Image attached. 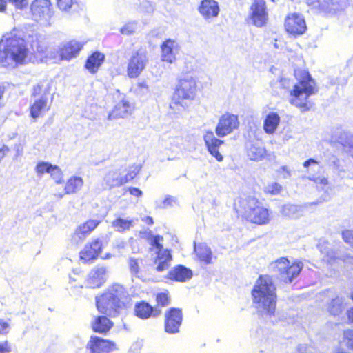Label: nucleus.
Returning <instances> with one entry per match:
<instances>
[{"label": "nucleus", "instance_id": "nucleus-21", "mask_svg": "<svg viewBox=\"0 0 353 353\" xmlns=\"http://www.w3.org/2000/svg\"><path fill=\"white\" fill-rule=\"evenodd\" d=\"M82 47L83 45L77 41H71L62 44L59 48L61 59L62 60H70L77 55Z\"/></svg>", "mask_w": 353, "mask_h": 353}, {"label": "nucleus", "instance_id": "nucleus-11", "mask_svg": "<svg viewBox=\"0 0 353 353\" xmlns=\"http://www.w3.org/2000/svg\"><path fill=\"white\" fill-rule=\"evenodd\" d=\"M239 125V121L238 116L226 112L219 118L215 132L218 137H224L237 129Z\"/></svg>", "mask_w": 353, "mask_h": 353}, {"label": "nucleus", "instance_id": "nucleus-12", "mask_svg": "<svg viewBox=\"0 0 353 353\" xmlns=\"http://www.w3.org/2000/svg\"><path fill=\"white\" fill-rule=\"evenodd\" d=\"M284 26L286 32L294 37L304 34L307 30L303 16L296 12L287 15Z\"/></svg>", "mask_w": 353, "mask_h": 353}, {"label": "nucleus", "instance_id": "nucleus-58", "mask_svg": "<svg viewBox=\"0 0 353 353\" xmlns=\"http://www.w3.org/2000/svg\"><path fill=\"white\" fill-rule=\"evenodd\" d=\"M129 192L130 194L137 197H139L142 195V191L137 188H130Z\"/></svg>", "mask_w": 353, "mask_h": 353}, {"label": "nucleus", "instance_id": "nucleus-23", "mask_svg": "<svg viewBox=\"0 0 353 353\" xmlns=\"http://www.w3.org/2000/svg\"><path fill=\"white\" fill-rule=\"evenodd\" d=\"M132 108L128 101L123 99L114 106L108 115L109 120L125 118L132 113Z\"/></svg>", "mask_w": 353, "mask_h": 353}, {"label": "nucleus", "instance_id": "nucleus-44", "mask_svg": "<svg viewBox=\"0 0 353 353\" xmlns=\"http://www.w3.org/2000/svg\"><path fill=\"white\" fill-rule=\"evenodd\" d=\"M143 263V260L141 259H135L131 257L129 259V267L130 272L133 274H137L140 270V266Z\"/></svg>", "mask_w": 353, "mask_h": 353}, {"label": "nucleus", "instance_id": "nucleus-48", "mask_svg": "<svg viewBox=\"0 0 353 353\" xmlns=\"http://www.w3.org/2000/svg\"><path fill=\"white\" fill-rule=\"evenodd\" d=\"M149 88L146 82L142 81L139 82L137 85V88H135V92L137 95L143 96L148 93Z\"/></svg>", "mask_w": 353, "mask_h": 353}, {"label": "nucleus", "instance_id": "nucleus-60", "mask_svg": "<svg viewBox=\"0 0 353 353\" xmlns=\"http://www.w3.org/2000/svg\"><path fill=\"white\" fill-rule=\"evenodd\" d=\"M9 150V148L5 145L0 148V161L6 157Z\"/></svg>", "mask_w": 353, "mask_h": 353}, {"label": "nucleus", "instance_id": "nucleus-25", "mask_svg": "<svg viewBox=\"0 0 353 353\" xmlns=\"http://www.w3.org/2000/svg\"><path fill=\"white\" fill-rule=\"evenodd\" d=\"M106 273L107 270L103 266H97L92 270L88 280L90 286L97 288L103 285L106 280Z\"/></svg>", "mask_w": 353, "mask_h": 353}, {"label": "nucleus", "instance_id": "nucleus-32", "mask_svg": "<svg viewBox=\"0 0 353 353\" xmlns=\"http://www.w3.org/2000/svg\"><path fill=\"white\" fill-rule=\"evenodd\" d=\"M104 61V55L99 52H94L86 61V68L92 73L96 72Z\"/></svg>", "mask_w": 353, "mask_h": 353}, {"label": "nucleus", "instance_id": "nucleus-43", "mask_svg": "<svg viewBox=\"0 0 353 353\" xmlns=\"http://www.w3.org/2000/svg\"><path fill=\"white\" fill-rule=\"evenodd\" d=\"M282 190V186L276 183L272 182L268 183L264 188V192L268 194H270L272 195L279 194Z\"/></svg>", "mask_w": 353, "mask_h": 353}, {"label": "nucleus", "instance_id": "nucleus-24", "mask_svg": "<svg viewBox=\"0 0 353 353\" xmlns=\"http://www.w3.org/2000/svg\"><path fill=\"white\" fill-rule=\"evenodd\" d=\"M281 123V117L277 112H270L268 113L263 120V128L268 134H274Z\"/></svg>", "mask_w": 353, "mask_h": 353}, {"label": "nucleus", "instance_id": "nucleus-53", "mask_svg": "<svg viewBox=\"0 0 353 353\" xmlns=\"http://www.w3.org/2000/svg\"><path fill=\"white\" fill-rule=\"evenodd\" d=\"M277 172L283 179H288L291 176V172H290V169L288 168V167L285 166V165L281 167L278 170Z\"/></svg>", "mask_w": 353, "mask_h": 353}, {"label": "nucleus", "instance_id": "nucleus-50", "mask_svg": "<svg viewBox=\"0 0 353 353\" xmlns=\"http://www.w3.org/2000/svg\"><path fill=\"white\" fill-rule=\"evenodd\" d=\"M74 3V0H57V6L63 11H68Z\"/></svg>", "mask_w": 353, "mask_h": 353}, {"label": "nucleus", "instance_id": "nucleus-51", "mask_svg": "<svg viewBox=\"0 0 353 353\" xmlns=\"http://www.w3.org/2000/svg\"><path fill=\"white\" fill-rule=\"evenodd\" d=\"M158 305L166 306L169 304V299L167 293L162 292L158 294L156 298Z\"/></svg>", "mask_w": 353, "mask_h": 353}, {"label": "nucleus", "instance_id": "nucleus-8", "mask_svg": "<svg viewBox=\"0 0 353 353\" xmlns=\"http://www.w3.org/2000/svg\"><path fill=\"white\" fill-rule=\"evenodd\" d=\"M30 10L33 20L44 26L51 24L53 10L50 0L33 1L30 6Z\"/></svg>", "mask_w": 353, "mask_h": 353}, {"label": "nucleus", "instance_id": "nucleus-14", "mask_svg": "<svg viewBox=\"0 0 353 353\" xmlns=\"http://www.w3.org/2000/svg\"><path fill=\"white\" fill-rule=\"evenodd\" d=\"M165 317V332L169 334L178 333L183 320L181 310L172 307L167 311Z\"/></svg>", "mask_w": 353, "mask_h": 353}, {"label": "nucleus", "instance_id": "nucleus-13", "mask_svg": "<svg viewBox=\"0 0 353 353\" xmlns=\"http://www.w3.org/2000/svg\"><path fill=\"white\" fill-rule=\"evenodd\" d=\"M146 55L144 52L138 51L130 59L127 74L130 78H137L144 70L147 63Z\"/></svg>", "mask_w": 353, "mask_h": 353}, {"label": "nucleus", "instance_id": "nucleus-62", "mask_svg": "<svg viewBox=\"0 0 353 353\" xmlns=\"http://www.w3.org/2000/svg\"><path fill=\"white\" fill-rule=\"evenodd\" d=\"M32 47L33 49H36V50L39 52V53H41L43 52V48L39 45V43L38 41H33L32 43L31 44Z\"/></svg>", "mask_w": 353, "mask_h": 353}, {"label": "nucleus", "instance_id": "nucleus-55", "mask_svg": "<svg viewBox=\"0 0 353 353\" xmlns=\"http://www.w3.org/2000/svg\"><path fill=\"white\" fill-rule=\"evenodd\" d=\"M11 350V346L8 341L0 343V353H10Z\"/></svg>", "mask_w": 353, "mask_h": 353}, {"label": "nucleus", "instance_id": "nucleus-59", "mask_svg": "<svg viewBox=\"0 0 353 353\" xmlns=\"http://www.w3.org/2000/svg\"><path fill=\"white\" fill-rule=\"evenodd\" d=\"M141 236L143 239H145L150 241L152 236H154L152 232L150 230H145L144 232H141Z\"/></svg>", "mask_w": 353, "mask_h": 353}, {"label": "nucleus", "instance_id": "nucleus-33", "mask_svg": "<svg viewBox=\"0 0 353 353\" xmlns=\"http://www.w3.org/2000/svg\"><path fill=\"white\" fill-rule=\"evenodd\" d=\"M247 155L250 160L261 161L265 157L266 150L258 144H251L248 148Z\"/></svg>", "mask_w": 353, "mask_h": 353}, {"label": "nucleus", "instance_id": "nucleus-64", "mask_svg": "<svg viewBox=\"0 0 353 353\" xmlns=\"http://www.w3.org/2000/svg\"><path fill=\"white\" fill-rule=\"evenodd\" d=\"M296 353H314V352L312 348L300 347V348H299Z\"/></svg>", "mask_w": 353, "mask_h": 353}, {"label": "nucleus", "instance_id": "nucleus-4", "mask_svg": "<svg viewBox=\"0 0 353 353\" xmlns=\"http://www.w3.org/2000/svg\"><path fill=\"white\" fill-rule=\"evenodd\" d=\"M129 298L126 290L120 284L110 286L101 296L96 298L97 307L101 313L114 316L123 307Z\"/></svg>", "mask_w": 353, "mask_h": 353}, {"label": "nucleus", "instance_id": "nucleus-16", "mask_svg": "<svg viewBox=\"0 0 353 353\" xmlns=\"http://www.w3.org/2000/svg\"><path fill=\"white\" fill-rule=\"evenodd\" d=\"M88 347L92 353H110L116 349V345L112 341L92 336L88 343Z\"/></svg>", "mask_w": 353, "mask_h": 353}, {"label": "nucleus", "instance_id": "nucleus-19", "mask_svg": "<svg viewBox=\"0 0 353 353\" xmlns=\"http://www.w3.org/2000/svg\"><path fill=\"white\" fill-rule=\"evenodd\" d=\"M161 59L168 63H173L179 52V46L176 41L168 39L161 45Z\"/></svg>", "mask_w": 353, "mask_h": 353}, {"label": "nucleus", "instance_id": "nucleus-1", "mask_svg": "<svg viewBox=\"0 0 353 353\" xmlns=\"http://www.w3.org/2000/svg\"><path fill=\"white\" fill-rule=\"evenodd\" d=\"M28 54L24 39L15 32L7 33L0 41V65L14 68L23 64Z\"/></svg>", "mask_w": 353, "mask_h": 353}, {"label": "nucleus", "instance_id": "nucleus-39", "mask_svg": "<svg viewBox=\"0 0 353 353\" xmlns=\"http://www.w3.org/2000/svg\"><path fill=\"white\" fill-rule=\"evenodd\" d=\"M49 174L57 184L63 182V173L59 166L54 165Z\"/></svg>", "mask_w": 353, "mask_h": 353}, {"label": "nucleus", "instance_id": "nucleus-29", "mask_svg": "<svg viewBox=\"0 0 353 353\" xmlns=\"http://www.w3.org/2000/svg\"><path fill=\"white\" fill-rule=\"evenodd\" d=\"M157 256L155 259L157 270L159 272H163L170 266L172 255L168 250L157 252Z\"/></svg>", "mask_w": 353, "mask_h": 353}, {"label": "nucleus", "instance_id": "nucleus-20", "mask_svg": "<svg viewBox=\"0 0 353 353\" xmlns=\"http://www.w3.org/2000/svg\"><path fill=\"white\" fill-rule=\"evenodd\" d=\"M101 247L102 243L99 239L85 245L79 253L81 260L88 262L96 259L101 251Z\"/></svg>", "mask_w": 353, "mask_h": 353}, {"label": "nucleus", "instance_id": "nucleus-6", "mask_svg": "<svg viewBox=\"0 0 353 353\" xmlns=\"http://www.w3.org/2000/svg\"><path fill=\"white\" fill-rule=\"evenodd\" d=\"M238 203L240 212L247 220L259 225H265L270 221L269 210L256 198H241Z\"/></svg>", "mask_w": 353, "mask_h": 353}, {"label": "nucleus", "instance_id": "nucleus-38", "mask_svg": "<svg viewBox=\"0 0 353 353\" xmlns=\"http://www.w3.org/2000/svg\"><path fill=\"white\" fill-rule=\"evenodd\" d=\"M319 250L323 255L322 259L329 263H332L335 259H338L336 252L325 244L319 245Z\"/></svg>", "mask_w": 353, "mask_h": 353}, {"label": "nucleus", "instance_id": "nucleus-41", "mask_svg": "<svg viewBox=\"0 0 353 353\" xmlns=\"http://www.w3.org/2000/svg\"><path fill=\"white\" fill-rule=\"evenodd\" d=\"M310 169L307 170L308 172V179L310 181H314L318 186L321 188L323 189L325 186L328 185V180L325 176H315L314 174H311L310 172Z\"/></svg>", "mask_w": 353, "mask_h": 353}, {"label": "nucleus", "instance_id": "nucleus-30", "mask_svg": "<svg viewBox=\"0 0 353 353\" xmlns=\"http://www.w3.org/2000/svg\"><path fill=\"white\" fill-rule=\"evenodd\" d=\"M346 304L343 297L336 296L334 298H332L330 301L328 303L327 306V312L333 315L337 316L343 312Z\"/></svg>", "mask_w": 353, "mask_h": 353}, {"label": "nucleus", "instance_id": "nucleus-46", "mask_svg": "<svg viewBox=\"0 0 353 353\" xmlns=\"http://www.w3.org/2000/svg\"><path fill=\"white\" fill-rule=\"evenodd\" d=\"M140 167L139 165H133L129 168L128 173L123 176L124 179H126V183L133 179L135 176L139 172Z\"/></svg>", "mask_w": 353, "mask_h": 353}, {"label": "nucleus", "instance_id": "nucleus-54", "mask_svg": "<svg viewBox=\"0 0 353 353\" xmlns=\"http://www.w3.org/2000/svg\"><path fill=\"white\" fill-rule=\"evenodd\" d=\"M141 7L145 10L146 12H152L154 10L152 4L148 1H143Z\"/></svg>", "mask_w": 353, "mask_h": 353}, {"label": "nucleus", "instance_id": "nucleus-52", "mask_svg": "<svg viewBox=\"0 0 353 353\" xmlns=\"http://www.w3.org/2000/svg\"><path fill=\"white\" fill-rule=\"evenodd\" d=\"M14 6L17 8L22 10L24 8H26L28 4V0H9Z\"/></svg>", "mask_w": 353, "mask_h": 353}, {"label": "nucleus", "instance_id": "nucleus-57", "mask_svg": "<svg viewBox=\"0 0 353 353\" xmlns=\"http://www.w3.org/2000/svg\"><path fill=\"white\" fill-rule=\"evenodd\" d=\"M126 243L124 241H117L114 245L115 248L118 250L119 252H122L125 249Z\"/></svg>", "mask_w": 353, "mask_h": 353}, {"label": "nucleus", "instance_id": "nucleus-47", "mask_svg": "<svg viewBox=\"0 0 353 353\" xmlns=\"http://www.w3.org/2000/svg\"><path fill=\"white\" fill-rule=\"evenodd\" d=\"M341 235L344 242L353 248V229L343 230Z\"/></svg>", "mask_w": 353, "mask_h": 353}, {"label": "nucleus", "instance_id": "nucleus-28", "mask_svg": "<svg viewBox=\"0 0 353 353\" xmlns=\"http://www.w3.org/2000/svg\"><path fill=\"white\" fill-rule=\"evenodd\" d=\"M104 181L111 188L122 185L126 183V179L121 175L120 170H112L105 174Z\"/></svg>", "mask_w": 353, "mask_h": 353}, {"label": "nucleus", "instance_id": "nucleus-18", "mask_svg": "<svg viewBox=\"0 0 353 353\" xmlns=\"http://www.w3.org/2000/svg\"><path fill=\"white\" fill-rule=\"evenodd\" d=\"M219 3L215 0H202L199 6V12L206 20L216 18L219 13Z\"/></svg>", "mask_w": 353, "mask_h": 353}, {"label": "nucleus", "instance_id": "nucleus-9", "mask_svg": "<svg viewBox=\"0 0 353 353\" xmlns=\"http://www.w3.org/2000/svg\"><path fill=\"white\" fill-rule=\"evenodd\" d=\"M269 14L265 1L254 0L248 12V23L257 28H263L267 26Z\"/></svg>", "mask_w": 353, "mask_h": 353}, {"label": "nucleus", "instance_id": "nucleus-10", "mask_svg": "<svg viewBox=\"0 0 353 353\" xmlns=\"http://www.w3.org/2000/svg\"><path fill=\"white\" fill-rule=\"evenodd\" d=\"M306 3L319 13L330 16L343 10L347 6V0H305Z\"/></svg>", "mask_w": 353, "mask_h": 353}, {"label": "nucleus", "instance_id": "nucleus-49", "mask_svg": "<svg viewBox=\"0 0 353 353\" xmlns=\"http://www.w3.org/2000/svg\"><path fill=\"white\" fill-rule=\"evenodd\" d=\"M163 240V237L159 235L152 236L150 244L157 249V252L164 250L162 244L160 243Z\"/></svg>", "mask_w": 353, "mask_h": 353}, {"label": "nucleus", "instance_id": "nucleus-17", "mask_svg": "<svg viewBox=\"0 0 353 353\" xmlns=\"http://www.w3.org/2000/svg\"><path fill=\"white\" fill-rule=\"evenodd\" d=\"M203 139L210 154L221 162L223 160V155L219 152V148L223 143V141L214 137L212 131L206 132L203 135Z\"/></svg>", "mask_w": 353, "mask_h": 353}, {"label": "nucleus", "instance_id": "nucleus-5", "mask_svg": "<svg viewBox=\"0 0 353 353\" xmlns=\"http://www.w3.org/2000/svg\"><path fill=\"white\" fill-rule=\"evenodd\" d=\"M196 93L197 84L194 78L186 77L181 79L176 86L170 108L176 113L186 110L195 99Z\"/></svg>", "mask_w": 353, "mask_h": 353}, {"label": "nucleus", "instance_id": "nucleus-22", "mask_svg": "<svg viewBox=\"0 0 353 353\" xmlns=\"http://www.w3.org/2000/svg\"><path fill=\"white\" fill-rule=\"evenodd\" d=\"M83 185V180L81 177L72 176L65 182L64 192L55 193L54 196L59 199H61L65 194H75L81 189Z\"/></svg>", "mask_w": 353, "mask_h": 353}, {"label": "nucleus", "instance_id": "nucleus-36", "mask_svg": "<svg viewBox=\"0 0 353 353\" xmlns=\"http://www.w3.org/2000/svg\"><path fill=\"white\" fill-rule=\"evenodd\" d=\"M194 250L200 261L205 264L211 263L212 253L210 248L205 245L200 244L194 247Z\"/></svg>", "mask_w": 353, "mask_h": 353}, {"label": "nucleus", "instance_id": "nucleus-31", "mask_svg": "<svg viewBox=\"0 0 353 353\" xmlns=\"http://www.w3.org/2000/svg\"><path fill=\"white\" fill-rule=\"evenodd\" d=\"M135 313L137 316L141 319H148L152 314L157 316L161 313V311L157 309H153L148 303H140L135 306Z\"/></svg>", "mask_w": 353, "mask_h": 353}, {"label": "nucleus", "instance_id": "nucleus-63", "mask_svg": "<svg viewBox=\"0 0 353 353\" xmlns=\"http://www.w3.org/2000/svg\"><path fill=\"white\" fill-rule=\"evenodd\" d=\"M175 202H176V199L172 196L166 198L163 201V203L165 205H172V203H175Z\"/></svg>", "mask_w": 353, "mask_h": 353}, {"label": "nucleus", "instance_id": "nucleus-56", "mask_svg": "<svg viewBox=\"0 0 353 353\" xmlns=\"http://www.w3.org/2000/svg\"><path fill=\"white\" fill-rule=\"evenodd\" d=\"M9 323L3 320L0 319V333L6 334L9 330Z\"/></svg>", "mask_w": 353, "mask_h": 353}, {"label": "nucleus", "instance_id": "nucleus-40", "mask_svg": "<svg viewBox=\"0 0 353 353\" xmlns=\"http://www.w3.org/2000/svg\"><path fill=\"white\" fill-rule=\"evenodd\" d=\"M53 166L54 165L48 162L41 161L36 165L35 172L39 176H41L45 173L50 174Z\"/></svg>", "mask_w": 353, "mask_h": 353}, {"label": "nucleus", "instance_id": "nucleus-61", "mask_svg": "<svg viewBox=\"0 0 353 353\" xmlns=\"http://www.w3.org/2000/svg\"><path fill=\"white\" fill-rule=\"evenodd\" d=\"M318 164V162L313 159H310L307 161H305L303 163V166L305 168H309L310 166L312 165H317Z\"/></svg>", "mask_w": 353, "mask_h": 353}, {"label": "nucleus", "instance_id": "nucleus-7", "mask_svg": "<svg viewBox=\"0 0 353 353\" xmlns=\"http://www.w3.org/2000/svg\"><path fill=\"white\" fill-rule=\"evenodd\" d=\"M272 268L285 283H291L300 273L303 263L301 261L291 263L288 259L282 257L272 263Z\"/></svg>", "mask_w": 353, "mask_h": 353}, {"label": "nucleus", "instance_id": "nucleus-27", "mask_svg": "<svg viewBox=\"0 0 353 353\" xmlns=\"http://www.w3.org/2000/svg\"><path fill=\"white\" fill-rule=\"evenodd\" d=\"M192 276V270L181 265L170 270L168 274L169 279L180 282L189 280Z\"/></svg>", "mask_w": 353, "mask_h": 353}, {"label": "nucleus", "instance_id": "nucleus-35", "mask_svg": "<svg viewBox=\"0 0 353 353\" xmlns=\"http://www.w3.org/2000/svg\"><path fill=\"white\" fill-rule=\"evenodd\" d=\"M283 216L289 218H298L303 214V207L292 204L283 205L281 210Z\"/></svg>", "mask_w": 353, "mask_h": 353}, {"label": "nucleus", "instance_id": "nucleus-15", "mask_svg": "<svg viewBox=\"0 0 353 353\" xmlns=\"http://www.w3.org/2000/svg\"><path fill=\"white\" fill-rule=\"evenodd\" d=\"M99 223V221L90 219L79 225L71 237L72 243L75 245L81 243L87 236L98 226Z\"/></svg>", "mask_w": 353, "mask_h": 353}, {"label": "nucleus", "instance_id": "nucleus-37", "mask_svg": "<svg viewBox=\"0 0 353 353\" xmlns=\"http://www.w3.org/2000/svg\"><path fill=\"white\" fill-rule=\"evenodd\" d=\"M112 326L110 321L105 316H99L92 323V328L94 332H105Z\"/></svg>", "mask_w": 353, "mask_h": 353}, {"label": "nucleus", "instance_id": "nucleus-2", "mask_svg": "<svg viewBox=\"0 0 353 353\" xmlns=\"http://www.w3.org/2000/svg\"><path fill=\"white\" fill-rule=\"evenodd\" d=\"M252 295L253 304L259 314L274 316L277 296L276 287L271 276H261L254 285Z\"/></svg>", "mask_w": 353, "mask_h": 353}, {"label": "nucleus", "instance_id": "nucleus-3", "mask_svg": "<svg viewBox=\"0 0 353 353\" xmlns=\"http://www.w3.org/2000/svg\"><path fill=\"white\" fill-rule=\"evenodd\" d=\"M298 81L290 93V103L305 112L310 110L312 103L309 97L316 93L315 83L307 71H295Z\"/></svg>", "mask_w": 353, "mask_h": 353}, {"label": "nucleus", "instance_id": "nucleus-45", "mask_svg": "<svg viewBox=\"0 0 353 353\" xmlns=\"http://www.w3.org/2000/svg\"><path fill=\"white\" fill-rule=\"evenodd\" d=\"M137 28V23L135 21L125 23L120 30L123 34L129 35L134 33Z\"/></svg>", "mask_w": 353, "mask_h": 353}, {"label": "nucleus", "instance_id": "nucleus-34", "mask_svg": "<svg viewBox=\"0 0 353 353\" xmlns=\"http://www.w3.org/2000/svg\"><path fill=\"white\" fill-rule=\"evenodd\" d=\"M137 219H125L122 218H118L113 221L112 225L114 230L119 232H123L125 230H130L134 227L135 222L137 221Z\"/></svg>", "mask_w": 353, "mask_h": 353}, {"label": "nucleus", "instance_id": "nucleus-26", "mask_svg": "<svg viewBox=\"0 0 353 353\" xmlns=\"http://www.w3.org/2000/svg\"><path fill=\"white\" fill-rule=\"evenodd\" d=\"M49 108L47 97L42 96L36 99L30 108L31 117L37 119L48 111Z\"/></svg>", "mask_w": 353, "mask_h": 353}, {"label": "nucleus", "instance_id": "nucleus-42", "mask_svg": "<svg viewBox=\"0 0 353 353\" xmlns=\"http://www.w3.org/2000/svg\"><path fill=\"white\" fill-rule=\"evenodd\" d=\"M343 343L350 350H353V330L347 329L343 333Z\"/></svg>", "mask_w": 353, "mask_h": 353}]
</instances>
